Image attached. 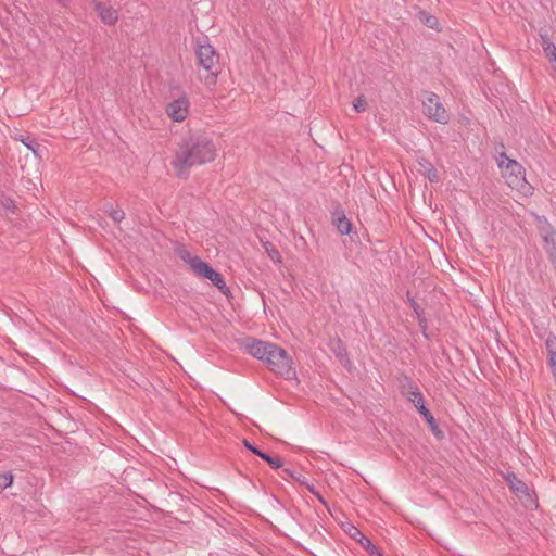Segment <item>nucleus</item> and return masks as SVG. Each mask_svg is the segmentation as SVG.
<instances>
[{"instance_id":"2","label":"nucleus","mask_w":556,"mask_h":556,"mask_svg":"<svg viewBox=\"0 0 556 556\" xmlns=\"http://www.w3.org/2000/svg\"><path fill=\"white\" fill-rule=\"evenodd\" d=\"M277 351H270L268 358L265 359L268 368L278 376L291 379L295 376L293 362L287 351L276 344Z\"/></svg>"},{"instance_id":"21","label":"nucleus","mask_w":556,"mask_h":556,"mask_svg":"<svg viewBox=\"0 0 556 556\" xmlns=\"http://www.w3.org/2000/svg\"><path fill=\"white\" fill-rule=\"evenodd\" d=\"M260 457L266 462L273 469H278L283 466V459L279 456H273L266 452H263Z\"/></svg>"},{"instance_id":"38","label":"nucleus","mask_w":556,"mask_h":556,"mask_svg":"<svg viewBox=\"0 0 556 556\" xmlns=\"http://www.w3.org/2000/svg\"><path fill=\"white\" fill-rule=\"evenodd\" d=\"M319 501L325 504V501L321 496H318Z\"/></svg>"},{"instance_id":"23","label":"nucleus","mask_w":556,"mask_h":556,"mask_svg":"<svg viewBox=\"0 0 556 556\" xmlns=\"http://www.w3.org/2000/svg\"><path fill=\"white\" fill-rule=\"evenodd\" d=\"M403 392L408 397H414L415 392H420L417 383L409 377L404 378V384L402 386Z\"/></svg>"},{"instance_id":"8","label":"nucleus","mask_w":556,"mask_h":556,"mask_svg":"<svg viewBox=\"0 0 556 556\" xmlns=\"http://www.w3.org/2000/svg\"><path fill=\"white\" fill-rule=\"evenodd\" d=\"M505 170L509 176V185L520 187L526 181L525 168L515 160H508Z\"/></svg>"},{"instance_id":"4","label":"nucleus","mask_w":556,"mask_h":556,"mask_svg":"<svg viewBox=\"0 0 556 556\" xmlns=\"http://www.w3.org/2000/svg\"><path fill=\"white\" fill-rule=\"evenodd\" d=\"M425 115L440 124H447L450 116L440 98L434 92L426 91L422 100Z\"/></svg>"},{"instance_id":"32","label":"nucleus","mask_w":556,"mask_h":556,"mask_svg":"<svg viewBox=\"0 0 556 556\" xmlns=\"http://www.w3.org/2000/svg\"><path fill=\"white\" fill-rule=\"evenodd\" d=\"M358 543L367 551L368 554H370V551L376 547V545H374L366 535H364L363 539L358 541Z\"/></svg>"},{"instance_id":"36","label":"nucleus","mask_w":556,"mask_h":556,"mask_svg":"<svg viewBox=\"0 0 556 556\" xmlns=\"http://www.w3.org/2000/svg\"><path fill=\"white\" fill-rule=\"evenodd\" d=\"M370 556H383L381 551L376 546L372 551H370Z\"/></svg>"},{"instance_id":"15","label":"nucleus","mask_w":556,"mask_h":556,"mask_svg":"<svg viewBox=\"0 0 556 556\" xmlns=\"http://www.w3.org/2000/svg\"><path fill=\"white\" fill-rule=\"evenodd\" d=\"M332 351H333V353L336 354L337 358L340 361L341 364L350 365L351 362L349 359L348 350H346L343 341L340 338H338L334 341Z\"/></svg>"},{"instance_id":"14","label":"nucleus","mask_w":556,"mask_h":556,"mask_svg":"<svg viewBox=\"0 0 556 556\" xmlns=\"http://www.w3.org/2000/svg\"><path fill=\"white\" fill-rule=\"evenodd\" d=\"M540 43L541 47L548 60H555L556 59V46L555 43L549 39V36L546 30L541 29L540 30Z\"/></svg>"},{"instance_id":"3","label":"nucleus","mask_w":556,"mask_h":556,"mask_svg":"<svg viewBox=\"0 0 556 556\" xmlns=\"http://www.w3.org/2000/svg\"><path fill=\"white\" fill-rule=\"evenodd\" d=\"M195 52L199 65L210 73L206 83L215 84L219 74V55L215 48L210 43H202L198 45Z\"/></svg>"},{"instance_id":"31","label":"nucleus","mask_w":556,"mask_h":556,"mask_svg":"<svg viewBox=\"0 0 556 556\" xmlns=\"http://www.w3.org/2000/svg\"><path fill=\"white\" fill-rule=\"evenodd\" d=\"M544 249L548 255V260L551 261L554 268L556 269V244L555 245L552 244L551 247H544Z\"/></svg>"},{"instance_id":"9","label":"nucleus","mask_w":556,"mask_h":556,"mask_svg":"<svg viewBox=\"0 0 556 556\" xmlns=\"http://www.w3.org/2000/svg\"><path fill=\"white\" fill-rule=\"evenodd\" d=\"M94 11L98 13L103 24L112 26L118 21V12L112 5L104 2H96Z\"/></svg>"},{"instance_id":"1","label":"nucleus","mask_w":556,"mask_h":556,"mask_svg":"<svg viewBox=\"0 0 556 556\" xmlns=\"http://www.w3.org/2000/svg\"><path fill=\"white\" fill-rule=\"evenodd\" d=\"M216 149L212 140L201 135L184 137L177 146L172 166L177 177L187 179L190 168L214 161Z\"/></svg>"},{"instance_id":"37","label":"nucleus","mask_w":556,"mask_h":556,"mask_svg":"<svg viewBox=\"0 0 556 556\" xmlns=\"http://www.w3.org/2000/svg\"><path fill=\"white\" fill-rule=\"evenodd\" d=\"M59 3L63 7V8H67L71 3V0H58Z\"/></svg>"},{"instance_id":"35","label":"nucleus","mask_w":556,"mask_h":556,"mask_svg":"<svg viewBox=\"0 0 556 556\" xmlns=\"http://www.w3.org/2000/svg\"><path fill=\"white\" fill-rule=\"evenodd\" d=\"M510 160L505 153H502L500 155V159L497 161V165L500 168L505 169L506 163Z\"/></svg>"},{"instance_id":"22","label":"nucleus","mask_w":556,"mask_h":556,"mask_svg":"<svg viewBox=\"0 0 556 556\" xmlns=\"http://www.w3.org/2000/svg\"><path fill=\"white\" fill-rule=\"evenodd\" d=\"M21 141L29 149L31 150V152L34 153V155L36 157H39L41 159V154H40V151H41V146L40 143L37 142L36 139L27 136L25 138H22Z\"/></svg>"},{"instance_id":"17","label":"nucleus","mask_w":556,"mask_h":556,"mask_svg":"<svg viewBox=\"0 0 556 556\" xmlns=\"http://www.w3.org/2000/svg\"><path fill=\"white\" fill-rule=\"evenodd\" d=\"M408 401L414 404L417 412L422 416H427L431 412L425 405V399L421 392H415L414 397H408Z\"/></svg>"},{"instance_id":"13","label":"nucleus","mask_w":556,"mask_h":556,"mask_svg":"<svg viewBox=\"0 0 556 556\" xmlns=\"http://www.w3.org/2000/svg\"><path fill=\"white\" fill-rule=\"evenodd\" d=\"M417 163L419 166L418 170L421 175L427 177L431 182L439 180L438 172L428 159L420 157L418 159Z\"/></svg>"},{"instance_id":"25","label":"nucleus","mask_w":556,"mask_h":556,"mask_svg":"<svg viewBox=\"0 0 556 556\" xmlns=\"http://www.w3.org/2000/svg\"><path fill=\"white\" fill-rule=\"evenodd\" d=\"M264 249L266 251V253L268 254V256L270 257V260L275 263H280L281 262V256H280V253L278 252V250L274 247L273 243L270 242H265L264 243Z\"/></svg>"},{"instance_id":"11","label":"nucleus","mask_w":556,"mask_h":556,"mask_svg":"<svg viewBox=\"0 0 556 556\" xmlns=\"http://www.w3.org/2000/svg\"><path fill=\"white\" fill-rule=\"evenodd\" d=\"M510 490L519 497H531L528 485L520 480L514 472H508L505 477Z\"/></svg>"},{"instance_id":"27","label":"nucleus","mask_w":556,"mask_h":556,"mask_svg":"<svg viewBox=\"0 0 556 556\" xmlns=\"http://www.w3.org/2000/svg\"><path fill=\"white\" fill-rule=\"evenodd\" d=\"M13 482V475L11 472L0 473V493L9 488Z\"/></svg>"},{"instance_id":"10","label":"nucleus","mask_w":556,"mask_h":556,"mask_svg":"<svg viewBox=\"0 0 556 556\" xmlns=\"http://www.w3.org/2000/svg\"><path fill=\"white\" fill-rule=\"evenodd\" d=\"M332 224L341 235H349L352 230V223L346 217L344 211L340 207H337L332 212Z\"/></svg>"},{"instance_id":"24","label":"nucleus","mask_w":556,"mask_h":556,"mask_svg":"<svg viewBox=\"0 0 556 556\" xmlns=\"http://www.w3.org/2000/svg\"><path fill=\"white\" fill-rule=\"evenodd\" d=\"M343 529L346 534H349L350 538H352L355 541H359L363 539L364 534L361 532L359 529H357L354 525L348 522L343 525Z\"/></svg>"},{"instance_id":"7","label":"nucleus","mask_w":556,"mask_h":556,"mask_svg":"<svg viewBox=\"0 0 556 556\" xmlns=\"http://www.w3.org/2000/svg\"><path fill=\"white\" fill-rule=\"evenodd\" d=\"M189 112V100L182 96L167 104L166 113L175 122H182Z\"/></svg>"},{"instance_id":"5","label":"nucleus","mask_w":556,"mask_h":556,"mask_svg":"<svg viewBox=\"0 0 556 556\" xmlns=\"http://www.w3.org/2000/svg\"><path fill=\"white\" fill-rule=\"evenodd\" d=\"M193 273L201 278L208 279L223 294L230 293L222 274L215 270L208 263L197 261Z\"/></svg>"},{"instance_id":"6","label":"nucleus","mask_w":556,"mask_h":556,"mask_svg":"<svg viewBox=\"0 0 556 556\" xmlns=\"http://www.w3.org/2000/svg\"><path fill=\"white\" fill-rule=\"evenodd\" d=\"M242 346L248 354L263 362L268 358V354L271 350L277 351L275 343L255 338H245L242 342Z\"/></svg>"},{"instance_id":"33","label":"nucleus","mask_w":556,"mask_h":556,"mask_svg":"<svg viewBox=\"0 0 556 556\" xmlns=\"http://www.w3.org/2000/svg\"><path fill=\"white\" fill-rule=\"evenodd\" d=\"M243 445L247 447V450L252 452L254 455H257L258 457L263 453V451H261L256 445L252 444L247 439L243 440Z\"/></svg>"},{"instance_id":"16","label":"nucleus","mask_w":556,"mask_h":556,"mask_svg":"<svg viewBox=\"0 0 556 556\" xmlns=\"http://www.w3.org/2000/svg\"><path fill=\"white\" fill-rule=\"evenodd\" d=\"M176 253L185 263L190 266L192 271L194 270L195 262L202 261L199 256L191 255V253L184 245L178 247L176 249Z\"/></svg>"},{"instance_id":"28","label":"nucleus","mask_w":556,"mask_h":556,"mask_svg":"<svg viewBox=\"0 0 556 556\" xmlns=\"http://www.w3.org/2000/svg\"><path fill=\"white\" fill-rule=\"evenodd\" d=\"M109 216L115 222V223H121L124 217H125V213L123 210L121 208H114V207H111L110 210H106L105 211Z\"/></svg>"},{"instance_id":"12","label":"nucleus","mask_w":556,"mask_h":556,"mask_svg":"<svg viewBox=\"0 0 556 556\" xmlns=\"http://www.w3.org/2000/svg\"><path fill=\"white\" fill-rule=\"evenodd\" d=\"M545 346L548 356V365L551 367L554 381L556 383V334L549 333L545 340Z\"/></svg>"},{"instance_id":"18","label":"nucleus","mask_w":556,"mask_h":556,"mask_svg":"<svg viewBox=\"0 0 556 556\" xmlns=\"http://www.w3.org/2000/svg\"><path fill=\"white\" fill-rule=\"evenodd\" d=\"M407 302L409 303L412 309L416 314L418 323H419V326L425 329L426 328V318L424 317V309L415 301V299L410 295L409 292H407Z\"/></svg>"},{"instance_id":"20","label":"nucleus","mask_w":556,"mask_h":556,"mask_svg":"<svg viewBox=\"0 0 556 556\" xmlns=\"http://www.w3.org/2000/svg\"><path fill=\"white\" fill-rule=\"evenodd\" d=\"M418 18L420 22L426 25L427 27L431 29H438L439 28V21L435 16L431 15L427 11H420L418 13Z\"/></svg>"},{"instance_id":"30","label":"nucleus","mask_w":556,"mask_h":556,"mask_svg":"<svg viewBox=\"0 0 556 556\" xmlns=\"http://www.w3.org/2000/svg\"><path fill=\"white\" fill-rule=\"evenodd\" d=\"M353 106L355 111L359 113L366 110L367 102L363 97H358L354 100Z\"/></svg>"},{"instance_id":"34","label":"nucleus","mask_w":556,"mask_h":556,"mask_svg":"<svg viewBox=\"0 0 556 556\" xmlns=\"http://www.w3.org/2000/svg\"><path fill=\"white\" fill-rule=\"evenodd\" d=\"M555 237H556V233H552L551 236H543L542 239L544 241V247H551L552 243H553V245H555L556 244Z\"/></svg>"},{"instance_id":"29","label":"nucleus","mask_w":556,"mask_h":556,"mask_svg":"<svg viewBox=\"0 0 556 556\" xmlns=\"http://www.w3.org/2000/svg\"><path fill=\"white\" fill-rule=\"evenodd\" d=\"M541 237L551 236L552 233H556L554 227L544 218V223L539 227Z\"/></svg>"},{"instance_id":"19","label":"nucleus","mask_w":556,"mask_h":556,"mask_svg":"<svg viewBox=\"0 0 556 556\" xmlns=\"http://www.w3.org/2000/svg\"><path fill=\"white\" fill-rule=\"evenodd\" d=\"M426 422L428 424L432 434L438 439L442 440L444 438V432L440 429L435 418L433 417L432 413L428 414L424 417Z\"/></svg>"},{"instance_id":"26","label":"nucleus","mask_w":556,"mask_h":556,"mask_svg":"<svg viewBox=\"0 0 556 556\" xmlns=\"http://www.w3.org/2000/svg\"><path fill=\"white\" fill-rule=\"evenodd\" d=\"M283 473H285L287 477H289V478H291V479H293V480L298 481L299 483H301V484H305V477H304L303 475H301L300 472H298L295 469H292V468H285V469H283Z\"/></svg>"}]
</instances>
